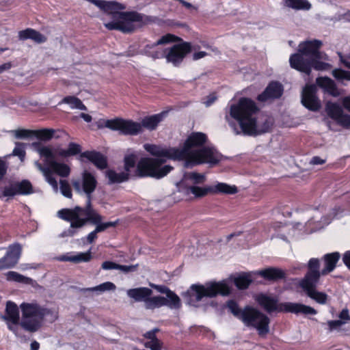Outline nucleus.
Listing matches in <instances>:
<instances>
[{
    "mask_svg": "<svg viewBox=\"0 0 350 350\" xmlns=\"http://www.w3.org/2000/svg\"><path fill=\"white\" fill-rule=\"evenodd\" d=\"M258 108L251 99L242 98L232 103L226 109L225 119L236 134L243 132L249 135H257L268 132L273 121L266 116L256 117Z\"/></svg>",
    "mask_w": 350,
    "mask_h": 350,
    "instance_id": "2",
    "label": "nucleus"
},
{
    "mask_svg": "<svg viewBox=\"0 0 350 350\" xmlns=\"http://www.w3.org/2000/svg\"><path fill=\"white\" fill-rule=\"evenodd\" d=\"M238 191L235 185H228L225 183H217L212 185H206L201 187L189 185L187 189V194L191 193L195 198H202L208 194H234Z\"/></svg>",
    "mask_w": 350,
    "mask_h": 350,
    "instance_id": "15",
    "label": "nucleus"
},
{
    "mask_svg": "<svg viewBox=\"0 0 350 350\" xmlns=\"http://www.w3.org/2000/svg\"><path fill=\"white\" fill-rule=\"evenodd\" d=\"M206 55V53L204 52V51H200V52L195 53L193 55V59L194 60H198V59H200L205 57Z\"/></svg>",
    "mask_w": 350,
    "mask_h": 350,
    "instance_id": "60",
    "label": "nucleus"
},
{
    "mask_svg": "<svg viewBox=\"0 0 350 350\" xmlns=\"http://www.w3.org/2000/svg\"><path fill=\"white\" fill-rule=\"evenodd\" d=\"M97 185L95 176L88 170H84L81 176V181L73 180L72 185L79 193L87 195V206H91V194L94 192Z\"/></svg>",
    "mask_w": 350,
    "mask_h": 350,
    "instance_id": "16",
    "label": "nucleus"
},
{
    "mask_svg": "<svg viewBox=\"0 0 350 350\" xmlns=\"http://www.w3.org/2000/svg\"><path fill=\"white\" fill-rule=\"evenodd\" d=\"M129 174L126 172H116L113 170L107 172V176L111 183H122L129 178Z\"/></svg>",
    "mask_w": 350,
    "mask_h": 350,
    "instance_id": "35",
    "label": "nucleus"
},
{
    "mask_svg": "<svg viewBox=\"0 0 350 350\" xmlns=\"http://www.w3.org/2000/svg\"><path fill=\"white\" fill-rule=\"evenodd\" d=\"M22 312L21 325L29 332L37 331L42 325L44 319L51 316V321L57 318L55 311L44 308L36 303H23L20 306Z\"/></svg>",
    "mask_w": 350,
    "mask_h": 350,
    "instance_id": "10",
    "label": "nucleus"
},
{
    "mask_svg": "<svg viewBox=\"0 0 350 350\" xmlns=\"http://www.w3.org/2000/svg\"><path fill=\"white\" fill-rule=\"evenodd\" d=\"M304 267H305V265H304V264H299V265H297V266L296 267H295V269H302Z\"/></svg>",
    "mask_w": 350,
    "mask_h": 350,
    "instance_id": "64",
    "label": "nucleus"
},
{
    "mask_svg": "<svg viewBox=\"0 0 350 350\" xmlns=\"http://www.w3.org/2000/svg\"><path fill=\"white\" fill-rule=\"evenodd\" d=\"M79 159L82 162H85L87 160L101 170L106 168L107 165L106 158L100 153L95 151H86L81 153L79 156Z\"/></svg>",
    "mask_w": 350,
    "mask_h": 350,
    "instance_id": "21",
    "label": "nucleus"
},
{
    "mask_svg": "<svg viewBox=\"0 0 350 350\" xmlns=\"http://www.w3.org/2000/svg\"><path fill=\"white\" fill-rule=\"evenodd\" d=\"M21 251L22 247L18 243L10 245L5 256L0 259V269L14 266L20 258Z\"/></svg>",
    "mask_w": 350,
    "mask_h": 350,
    "instance_id": "19",
    "label": "nucleus"
},
{
    "mask_svg": "<svg viewBox=\"0 0 350 350\" xmlns=\"http://www.w3.org/2000/svg\"><path fill=\"white\" fill-rule=\"evenodd\" d=\"M7 322L9 329L16 334L19 323V312L17 306L8 301L6 305V313L3 317Z\"/></svg>",
    "mask_w": 350,
    "mask_h": 350,
    "instance_id": "20",
    "label": "nucleus"
},
{
    "mask_svg": "<svg viewBox=\"0 0 350 350\" xmlns=\"http://www.w3.org/2000/svg\"><path fill=\"white\" fill-rule=\"evenodd\" d=\"M178 40V38L173 34H166L162 36L153 44L148 45L146 46V53L153 58L158 59L165 57L168 62L176 66L179 64L183 61L185 55L191 51L190 44L184 42L180 44H176L172 46L166 54L163 50H159L158 46L174 42Z\"/></svg>",
    "mask_w": 350,
    "mask_h": 350,
    "instance_id": "8",
    "label": "nucleus"
},
{
    "mask_svg": "<svg viewBox=\"0 0 350 350\" xmlns=\"http://www.w3.org/2000/svg\"><path fill=\"white\" fill-rule=\"evenodd\" d=\"M6 279L8 281L17 282L21 283L28 284L30 282V279L25 277L24 275L15 272V271H8L6 274Z\"/></svg>",
    "mask_w": 350,
    "mask_h": 350,
    "instance_id": "37",
    "label": "nucleus"
},
{
    "mask_svg": "<svg viewBox=\"0 0 350 350\" xmlns=\"http://www.w3.org/2000/svg\"><path fill=\"white\" fill-rule=\"evenodd\" d=\"M283 88L281 84L277 82L271 83L265 90L258 96L260 101H267L270 99L278 98L282 94Z\"/></svg>",
    "mask_w": 350,
    "mask_h": 350,
    "instance_id": "23",
    "label": "nucleus"
},
{
    "mask_svg": "<svg viewBox=\"0 0 350 350\" xmlns=\"http://www.w3.org/2000/svg\"><path fill=\"white\" fill-rule=\"evenodd\" d=\"M25 144L20 142L15 143V147L12 151V153L6 156L7 157H10V156H16L18 157L21 161L25 160Z\"/></svg>",
    "mask_w": 350,
    "mask_h": 350,
    "instance_id": "38",
    "label": "nucleus"
},
{
    "mask_svg": "<svg viewBox=\"0 0 350 350\" xmlns=\"http://www.w3.org/2000/svg\"><path fill=\"white\" fill-rule=\"evenodd\" d=\"M137 154L134 152H128L124 157V167L126 172L129 173L131 168L135 165Z\"/></svg>",
    "mask_w": 350,
    "mask_h": 350,
    "instance_id": "39",
    "label": "nucleus"
},
{
    "mask_svg": "<svg viewBox=\"0 0 350 350\" xmlns=\"http://www.w3.org/2000/svg\"><path fill=\"white\" fill-rule=\"evenodd\" d=\"M317 84L325 92L334 97L339 96L341 93L336 87L334 81L329 77H319L317 79Z\"/></svg>",
    "mask_w": 350,
    "mask_h": 350,
    "instance_id": "24",
    "label": "nucleus"
},
{
    "mask_svg": "<svg viewBox=\"0 0 350 350\" xmlns=\"http://www.w3.org/2000/svg\"><path fill=\"white\" fill-rule=\"evenodd\" d=\"M18 38L20 40L31 39L37 43H43L46 40V36L30 28L19 31Z\"/></svg>",
    "mask_w": 350,
    "mask_h": 350,
    "instance_id": "27",
    "label": "nucleus"
},
{
    "mask_svg": "<svg viewBox=\"0 0 350 350\" xmlns=\"http://www.w3.org/2000/svg\"><path fill=\"white\" fill-rule=\"evenodd\" d=\"M150 286L156 289L158 292L165 294L166 300L180 307L181 302L180 298L176 294L170 290L167 287L165 286L157 285L154 284H151Z\"/></svg>",
    "mask_w": 350,
    "mask_h": 350,
    "instance_id": "29",
    "label": "nucleus"
},
{
    "mask_svg": "<svg viewBox=\"0 0 350 350\" xmlns=\"http://www.w3.org/2000/svg\"><path fill=\"white\" fill-rule=\"evenodd\" d=\"M217 99L216 96L214 94H210L206 99L204 101V104L206 107L211 105Z\"/></svg>",
    "mask_w": 350,
    "mask_h": 350,
    "instance_id": "53",
    "label": "nucleus"
},
{
    "mask_svg": "<svg viewBox=\"0 0 350 350\" xmlns=\"http://www.w3.org/2000/svg\"><path fill=\"white\" fill-rule=\"evenodd\" d=\"M342 212L340 208H335L331 216L323 206L313 210L310 218L306 223V232L312 233L323 228L331 222L332 218L338 217Z\"/></svg>",
    "mask_w": 350,
    "mask_h": 350,
    "instance_id": "14",
    "label": "nucleus"
},
{
    "mask_svg": "<svg viewBox=\"0 0 350 350\" xmlns=\"http://www.w3.org/2000/svg\"><path fill=\"white\" fill-rule=\"evenodd\" d=\"M55 131L53 129L33 131V135L42 141H49L53 137H59V135H55Z\"/></svg>",
    "mask_w": 350,
    "mask_h": 350,
    "instance_id": "36",
    "label": "nucleus"
},
{
    "mask_svg": "<svg viewBox=\"0 0 350 350\" xmlns=\"http://www.w3.org/2000/svg\"><path fill=\"white\" fill-rule=\"evenodd\" d=\"M345 324V321L335 320L327 321V325L329 327V331L332 332L334 330H339L340 328Z\"/></svg>",
    "mask_w": 350,
    "mask_h": 350,
    "instance_id": "47",
    "label": "nucleus"
},
{
    "mask_svg": "<svg viewBox=\"0 0 350 350\" xmlns=\"http://www.w3.org/2000/svg\"><path fill=\"white\" fill-rule=\"evenodd\" d=\"M81 152V146L75 143H70L67 149L58 148L55 154L62 157H68L77 154Z\"/></svg>",
    "mask_w": 350,
    "mask_h": 350,
    "instance_id": "31",
    "label": "nucleus"
},
{
    "mask_svg": "<svg viewBox=\"0 0 350 350\" xmlns=\"http://www.w3.org/2000/svg\"><path fill=\"white\" fill-rule=\"evenodd\" d=\"M60 190L62 195H64L65 197L68 198L72 197L71 189L66 180L60 181Z\"/></svg>",
    "mask_w": 350,
    "mask_h": 350,
    "instance_id": "46",
    "label": "nucleus"
},
{
    "mask_svg": "<svg viewBox=\"0 0 350 350\" xmlns=\"http://www.w3.org/2000/svg\"><path fill=\"white\" fill-rule=\"evenodd\" d=\"M157 332L158 329H154L144 334V337L146 340L144 345L146 348H150L151 350H161V342L155 336Z\"/></svg>",
    "mask_w": 350,
    "mask_h": 350,
    "instance_id": "28",
    "label": "nucleus"
},
{
    "mask_svg": "<svg viewBox=\"0 0 350 350\" xmlns=\"http://www.w3.org/2000/svg\"><path fill=\"white\" fill-rule=\"evenodd\" d=\"M317 88L314 85H307L303 89L301 103L306 108L317 111L321 107V102L316 95Z\"/></svg>",
    "mask_w": 350,
    "mask_h": 350,
    "instance_id": "18",
    "label": "nucleus"
},
{
    "mask_svg": "<svg viewBox=\"0 0 350 350\" xmlns=\"http://www.w3.org/2000/svg\"><path fill=\"white\" fill-rule=\"evenodd\" d=\"M118 8L112 10H106V13L111 14L113 21L105 23L104 25L109 30L117 29L122 32H131L134 30L135 22H140L142 16L137 12H120L119 10L124 9L118 3Z\"/></svg>",
    "mask_w": 350,
    "mask_h": 350,
    "instance_id": "13",
    "label": "nucleus"
},
{
    "mask_svg": "<svg viewBox=\"0 0 350 350\" xmlns=\"http://www.w3.org/2000/svg\"><path fill=\"white\" fill-rule=\"evenodd\" d=\"M206 141L204 133L193 132L187 137L181 148L145 144L144 148L154 158H142L137 165V172L140 176L163 178L172 170L169 165L161 166L167 159L184 161L187 167L204 163L215 165L221 160V155L213 146H205Z\"/></svg>",
    "mask_w": 350,
    "mask_h": 350,
    "instance_id": "1",
    "label": "nucleus"
},
{
    "mask_svg": "<svg viewBox=\"0 0 350 350\" xmlns=\"http://www.w3.org/2000/svg\"><path fill=\"white\" fill-rule=\"evenodd\" d=\"M18 188V187L16 186V183L10 184V185L5 187L3 191V196L13 197L19 194Z\"/></svg>",
    "mask_w": 350,
    "mask_h": 350,
    "instance_id": "44",
    "label": "nucleus"
},
{
    "mask_svg": "<svg viewBox=\"0 0 350 350\" xmlns=\"http://www.w3.org/2000/svg\"><path fill=\"white\" fill-rule=\"evenodd\" d=\"M92 258L91 252L73 253L72 262H88Z\"/></svg>",
    "mask_w": 350,
    "mask_h": 350,
    "instance_id": "41",
    "label": "nucleus"
},
{
    "mask_svg": "<svg viewBox=\"0 0 350 350\" xmlns=\"http://www.w3.org/2000/svg\"><path fill=\"white\" fill-rule=\"evenodd\" d=\"M144 306L146 309L153 310L155 308H159L162 306H167L171 309H177L180 307L176 306V304H172L167 300L164 296H148Z\"/></svg>",
    "mask_w": 350,
    "mask_h": 350,
    "instance_id": "22",
    "label": "nucleus"
},
{
    "mask_svg": "<svg viewBox=\"0 0 350 350\" xmlns=\"http://www.w3.org/2000/svg\"><path fill=\"white\" fill-rule=\"evenodd\" d=\"M256 301L267 312H285L295 314L314 315L317 310L311 306L299 303L284 302L279 304L275 297L265 294H260L256 297Z\"/></svg>",
    "mask_w": 350,
    "mask_h": 350,
    "instance_id": "11",
    "label": "nucleus"
},
{
    "mask_svg": "<svg viewBox=\"0 0 350 350\" xmlns=\"http://www.w3.org/2000/svg\"><path fill=\"white\" fill-rule=\"evenodd\" d=\"M59 218L70 223V228L62 233V237H72L75 234L74 228L83 227L87 221L96 224L95 231L98 233L104 231L109 227L115 226L116 222L102 223V217L91 206H86L85 208L76 206L74 208H64L58 211Z\"/></svg>",
    "mask_w": 350,
    "mask_h": 350,
    "instance_id": "5",
    "label": "nucleus"
},
{
    "mask_svg": "<svg viewBox=\"0 0 350 350\" xmlns=\"http://www.w3.org/2000/svg\"><path fill=\"white\" fill-rule=\"evenodd\" d=\"M325 111L329 118L339 125L350 129V116L344 113L342 108L336 103L327 102Z\"/></svg>",
    "mask_w": 350,
    "mask_h": 350,
    "instance_id": "17",
    "label": "nucleus"
},
{
    "mask_svg": "<svg viewBox=\"0 0 350 350\" xmlns=\"http://www.w3.org/2000/svg\"><path fill=\"white\" fill-rule=\"evenodd\" d=\"M116 285L111 282H106L95 287L88 288L91 291H100L104 292L106 291L115 290Z\"/></svg>",
    "mask_w": 350,
    "mask_h": 350,
    "instance_id": "43",
    "label": "nucleus"
},
{
    "mask_svg": "<svg viewBox=\"0 0 350 350\" xmlns=\"http://www.w3.org/2000/svg\"><path fill=\"white\" fill-rule=\"evenodd\" d=\"M165 116L166 113L162 112L148 116L142 120V123L120 118L107 120L105 121V126L119 131L124 135H135L142 132L143 127L150 131L154 130Z\"/></svg>",
    "mask_w": 350,
    "mask_h": 350,
    "instance_id": "9",
    "label": "nucleus"
},
{
    "mask_svg": "<svg viewBox=\"0 0 350 350\" xmlns=\"http://www.w3.org/2000/svg\"><path fill=\"white\" fill-rule=\"evenodd\" d=\"M340 321H345V323L350 320V316L347 309H343L339 314Z\"/></svg>",
    "mask_w": 350,
    "mask_h": 350,
    "instance_id": "52",
    "label": "nucleus"
},
{
    "mask_svg": "<svg viewBox=\"0 0 350 350\" xmlns=\"http://www.w3.org/2000/svg\"><path fill=\"white\" fill-rule=\"evenodd\" d=\"M325 159H323L319 157H314L310 160V163L312 165H322L325 163Z\"/></svg>",
    "mask_w": 350,
    "mask_h": 350,
    "instance_id": "54",
    "label": "nucleus"
},
{
    "mask_svg": "<svg viewBox=\"0 0 350 350\" xmlns=\"http://www.w3.org/2000/svg\"><path fill=\"white\" fill-rule=\"evenodd\" d=\"M7 166L5 162L0 158V176H3L6 173Z\"/></svg>",
    "mask_w": 350,
    "mask_h": 350,
    "instance_id": "57",
    "label": "nucleus"
},
{
    "mask_svg": "<svg viewBox=\"0 0 350 350\" xmlns=\"http://www.w3.org/2000/svg\"><path fill=\"white\" fill-rule=\"evenodd\" d=\"M138 267V265H118V270L122 271L123 273H129L134 272L137 270Z\"/></svg>",
    "mask_w": 350,
    "mask_h": 350,
    "instance_id": "48",
    "label": "nucleus"
},
{
    "mask_svg": "<svg viewBox=\"0 0 350 350\" xmlns=\"http://www.w3.org/2000/svg\"><path fill=\"white\" fill-rule=\"evenodd\" d=\"M286 7L294 10H308L311 8V4L307 0H284Z\"/></svg>",
    "mask_w": 350,
    "mask_h": 350,
    "instance_id": "34",
    "label": "nucleus"
},
{
    "mask_svg": "<svg viewBox=\"0 0 350 350\" xmlns=\"http://www.w3.org/2000/svg\"><path fill=\"white\" fill-rule=\"evenodd\" d=\"M61 103L68 105L70 108L72 109H79L81 111L87 110L86 107L83 104L82 101L74 96H68L64 97L60 102V104Z\"/></svg>",
    "mask_w": 350,
    "mask_h": 350,
    "instance_id": "32",
    "label": "nucleus"
},
{
    "mask_svg": "<svg viewBox=\"0 0 350 350\" xmlns=\"http://www.w3.org/2000/svg\"><path fill=\"white\" fill-rule=\"evenodd\" d=\"M126 294L135 301H143L145 304L148 296L152 295V291L146 287H139L129 289Z\"/></svg>",
    "mask_w": 350,
    "mask_h": 350,
    "instance_id": "25",
    "label": "nucleus"
},
{
    "mask_svg": "<svg viewBox=\"0 0 350 350\" xmlns=\"http://www.w3.org/2000/svg\"><path fill=\"white\" fill-rule=\"evenodd\" d=\"M12 66V64L11 62H7L2 65H0V74L3 72L5 70H8L10 69Z\"/></svg>",
    "mask_w": 350,
    "mask_h": 350,
    "instance_id": "58",
    "label": "nucleus"
},
{
    "mask_svg": "<svg viewBox=\"0 0 350 350\" xmlns=\"http://www.w3.org/2000/svg\"><path fill=\"white\" fill-rule=\"evenodd\" d=\"M332 75L338 81H350V72L342 69H334L332 71Z\"/></svg>",
    "mask_w": 350,
    "mask_h": 350,
    "instance_id": "40",
    "label": "nucleus"
},
{
    "mask_svg": "<svg viewBox=\"0 0 350 350\" xmlns=\"http://www.w3.org/2000/svg\"><path fill=\"white\" fill-rule=\"evenodd\" d=\"M180 3L187 8H192V5L190 3H188L184 0H180Z\"/></svg>",
    "mask_w": 350,
    "mask_h": 350,
    "instance_id": "63",
    "label": "nucleus"
},
{
    "mask_svg": "<svg viewBox=\"0 0 350 350\" xmlns=\"http://www.w3.org/2000/svg\"><path fill=\"white\" fill-rule=\"evenodd\" d=\"M39 347V343L36 341H33L31 343V350H38Z\"/></svg>",
    "mask_w": 350,
    "mask_h": 350,
    "instance_id": "62",
    "label": "nucleus"
},
{
    "mask_svg": "<svg viewBox=\"0 0 350 350\" xmlns=\"http://www.w3.org/2000/svg\"><path fill=\"white\" fill-rule=\"evenodd\" d=\"M41 157L44 158V162L47 165L43 167L38 161L35 162V165L44 176L46 182L52 187L55 193L58 192V184L56 179L53 176L52 172H55L62 177H67L70 174V167L63 163L55 161V153L49 146H41L37 149Z\"/></svg>",
    "mask_w": 350,
    "mask_h": 350,
    "instance_id": "7",
    "label": "nucleus"
},
{
    "mask_svg": "<svg viewBox=\"0 0 350 350\" xmlns=\"http://www.w3.org/2000/svg\"><path fill=\"white\" fill-rule=\"evenodd\" d=\"M256 273L267 280H278L285 276V273L283 270L273 267L259 271Z\"/></svg>",
    "mask_w": 350,
    "mask_h": 350,
    "instance_id": "30",
    "label": "nucleus"
},
{
    "mask_svg": "<svg viewBox=\"0 0 350 350\" xmlns=\"http://www.w3.org/2000/svg\"><path fill=\"white\" fill-rule=\"evenodd\" d=\"M252 273H243L236 277L234 282L239 289L247 288L252 281Z\"/></svg>",
    "mask_w": 350,
    "mask_h": 350,
    "instance_id": "33",
    "label": "nucleus"
},
{
    "mask_svg": "<svg viewBox=\"0 0 350 350\" xmlns=\"http://www.w3.org/2000/svg\"><path fill=\"white\" fill-rule=\"evenodd\" d=\"M322 42L319 40L301 42L298 46V53L291 55L289 58L291 68L308 75L312 68L317 70L329 69L332 66L323 62L328 60V56L319 51Z\"/></svg>",
    "mask_w": 350,
    "mask_h": 350,
    "instance_id": "4",
    "label": "nucleus"
},
{
    "mask_svg": "<svg viewBox=\"0 0 350 350\" xmlns=\"http://www.w3.org/2000/svg\"><path fill=\"white\" fill-rule=\"evenodd\" d=\"M227 307L245 325L256 329L260 336L265 337L269 332V317L257 309L247 306L241 310L233 300L228 301Z\"/></svg>",
    "mask_w": 350,
    "mask_h": 350,
    "instance_id": "6",
    "label": "nucleus"
},
{
    "mask_svg": "<svg viewBox=\"0 0 350 350\" xmlns=\"http://www.w3.org/2000/svg\"><path fill=\"white\" fill-rule=\"evenodd\" d=\"M342 103L345 109L350 112V96H345L342 100Z\"/></svg>",
    "mask_w": 350,
    "mask_h": 350,
    "instance_id": "55",
    "label": "nucleus"
},
{
    "mask_svg": "<svg viewBox=\"0 0 350 350\" xmlns=\"http://www.w3.org/2000/svg\"><path fill=\"white\" fill-rule=\"evenodd\" d=\"M118 264L111 261H105L102 264V268L105 270L118 269Z\"/></svg>",
    "mask_w": 350,
    "mask_h": 350,
    "instance_id": "49",
    "label": "nucleus"
},
{
    "mask_svg": "<svg viewBox=\"0 0 350 350\" xmlns=\"http://www.w3.org/2000/svg\"><path fill=\"white\" fill-rule=\"evenodd\" d=\"M340 255L338 252L327 254L323 256L325 267L319 271L320 262L318 258H312L308 263V271L305 276L297 280V286L310 299L319 304H325L328 298L326 293L317 290L321 275L332 272L336 267Z\"/></svg>",
    "mask_w": 350,
    "mask_h": 350,
    "instance_id": "3",
    "label": "nucleus"
},
{
    "mask_svg": "<svg viewBox=\"0 0 350 350\" xmlns=\"http://www.w3.org/2000/svg\"><path fill=\"white\" fill-rule=\"evenodd\" d=\"M18 186V190L19 194H29L31 192L32 187L31 183L27 180H23L20 183H16Z\"/></svg>",
    "mask_w": 350,
    "mask_h": 350,
    "instance_id": "42",
    "label": "nucleus"
},
{
    "mask_svg": "<svg viewBox=\"0 0 350 350\" xmlns=\"http://www.w3.org/2000/svg\"><path fill=\"white\" fill-rule=\"evenodd\" d=\"M97 232L94 230L91 232L87 237V240L89 243H92L97 238Z\"/></svg>",
    "mask_w": 350,
    "mask_h": 350,
    "instance_id": "59",
    "label": "nucleus"
},
{
    "mask_svg": "<svg viewBox=\"0 0 350 350\" xmlns=\"http://www.w3.org/2000/svg\"><path fill=\"white\" fill-rule=\"evenodd\" d=\"M342 260L347 267L350 269V250L345 253Z\"/></svg>",
    "mask_w": 350,
    "mask_h": 350,
    "instance_id": "56",
    "label": "nucleus"
},
{
    "mask_svg": "<svg viewBox=\"0 0 350 350\" xmlns=\"http://www.w3.org/2000/svg\"><path fill=\"white\" fill-rule=\"evenodd\" d=\"M17 139H28L33 135V131L27 129H17L12 131Z\"/></svg>",
    "mask_w": 350,
    "mask_h": 350,
    "instance_id": "45",
    "label": "nucleus"
},
{
    "mask_svg": "<svg viewBox=\"0 0 350 350\" xmlns=\"http://www.w3.org/2000/svg\"><path fill=\"white\" fill-rule=\"evenodd\" d=\"M204 180L205 176L204 174L197 172H189L184 174L183 178L178 184V187L181 189L185 185L200 184L204 183Z\"/></svg>",
    "mask_w": 350,
    "mask_h": 350,
    "instance_id": "26",
    "label": "nucleus"
},
{
    "mask_svg": "<svg viewBox=\"0 0 350 350\" xmlns=\"http://www.w3.org/2000/svg\"><path fill=\"white\" fill-rule=\"evenodd\" d=\"M230 293V285L228 281H211L204 284H193L187 291L190 305L196 306V302L200 301L203 297H213L217 295H228Z\"/></svg>",
    "mask_w": 350,
    "mask_h": 350,
    "instance_id": "12",
    "label": "nucleus"
},
{
    "mask_svg": "<svg viewBox=\"0 0 350 350\" xmlns=\"http://www.w3.org/2000/svg\"><path fill=\"white\" fill-rule=\"evenodd\" d=\"M81 117L87 122H90L92 121V117L88 114L82 113H81Z\"/></svg>",
    "mask_w": 350,
    "mask_h": 350,
    "instance_id": "61",
    "label": "nucleus"
},
{
    "mask_svg": "<svg viewBox=\"0 0 350 350\" xmlns=\"http://www.w3.org/2000/svg\"><path fill=\"white\" fill-rule=\"evenodd\" d=\"M72 257H73V253L72 252H70V253H67L66 254H64V255L58 256L57 258V259L59 261L72 262Z\"/></svg>",
    "mask_w": 350,
    "mask_h": 350,
    "instance_id": "50",
    "label": "nucleus"
},
{
    "mask_svg": "<svg viewBox=\"0 0 350 350\" xmlns=\"http://www.w3.org/2000/svg\"><path fill=\"white\" fill-rule=\"evenodd\" d=\"M340 62L348 68L350 69V56H344L341 53H338Z\"/></svg>",
    "mask_w": 350,
    "mask_h": 350,
    "instance_id": "51",
    "label": "nucleus"
}]
</instances>
